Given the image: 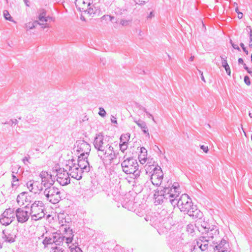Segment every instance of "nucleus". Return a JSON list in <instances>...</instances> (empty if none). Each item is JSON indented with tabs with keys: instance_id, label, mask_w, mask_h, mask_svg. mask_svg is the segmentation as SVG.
Listing matches in <instances>:
<instances>
[{
	"instance_id": "nucleus-25",
	"label": "nucleus",
	"mask_w": 252,
	"mask_h": 252,
	"mask_svg": "<svg viewBox=\"0 0 252 252\" xmlns=\"http://www.w3.org/2000/svg\"><path fill=\"white\" fill-rule=\"evenodd\" d=\"M65 237L61 236L60 234L56 233L53 235V242L56 245H61L63 243Z\"/></svg>"
},
{
	"instance_id": "nucleus-37",
	"label": "nucleus",
	"mask_w": 252,
	"mask_h": 252,
	"mask_svg": "<svg viewBox=\"0 0 252 252\" xmlns=\"http://www.w3.org/2000/svg\"><path fill=\"white\" fill-rule=\"evenodd\" d=\"M18 123V121L17 119H10V121L9 122H6L5 123H3V124H9L11 126H12L13 125H17Z\"/></svg>"
},
{
	"instance_id": "nucleus-54",
	"label": "nucleus",
	"mask_w": 252,
	"mask_h": 252,
	"mask_svg": "<svg viewBox=\"0 0 252 252\" xmlns=\"http://www.w3.org/2000/svg\"><path fill=\"white\" fill-rule=\"evenodd\" d=\"M145 112L149 116V118H151L152 120L155 122V123H156L155 120V119L154 118V117L153 116V115L152 114H151L150 113H149L148 112L145 111Z\"/></svg>"
},
{
	"instance_id": "nucleus-15",
	"label": "nucleus",
	"mask_w": 252,
	"mask_h": 252,
	"mask_svg": "<svg viewBox=\"0 0 252 252\" xmlns=\"http://www.w3.org/2000/svg\"><path fill=\"white\" fill-rule=\"evenodd\" d=\"M40 177L41 178L42 187L44 186L45 188L53 186L55 180L52 177V175L46 171H42L40 173Z\"/></svg>"
},
{
	"instance_id": "nucleus-40",
	"label": "nucleus",
	"mask_w": 252,
	"mask_h": 252,
	"mask_svg": "<svg viewBox=\"0 0 252 252\" xmlns=\"http://www.w3.org/2000/svg\"><path fill=\"white\" fill-rule=\"evenodd\" d=\"M20 168V166L19 165H15L12 166L11 171H14L15 173H17Z\"/></svg>"
},
{
	"instance_id": "nucleus-24",
	"label": "nucleus",
	"mask_w": 252,
	"mask_h": 252,
	"mask_svg": "<svg viewBox=\"0 0 252 252\" xmlns=\"http://www.w3.org/2000/svg\"><path fill=\"white\" fill-rule=\"evenodd\" d=\"M64 231L66 232V235L64 236L65 238L66 239V243L67 244H69L72 242L73 239V232L72 230L70 229L69 227H65L64 228Z\"/></svg>"
},
{
	"instance_id": "nucleus-34",
	"label": "nucleus",
	"mask_w": 252,
	"mask_h": 252,
	"mask_svg": "<svg viewBox=\"0 0 252 252\" xmlns=\"http://www.w3.org/2000/svg\"><path fill=\"white\" fill-rule=\"evenodd\" d=\"M53 237L52 238L46 237L43 241V244L46 246L48 244H50L53 243Z\"/></svg>"
},
{
	"instance_id": "nucleus-8",
	"label": "nucleus",
	"mask_w": 252,
	"mask_h": 252,
	"mask_svg": "<svg viewBox=\"0 0 252 252\" xmlns=\"http://www.w3.org/2000/svg\"><path fill=\"white\" fill-rule=\"evenodd\" d=\"M74 160L72 159L68 161V163L65 166L69 175L73 178L77 180H80L82 177L83 171L82 169L78 167L76 163H73Z\"/></svg>"
},
{
	"instance_id": "nucleus-20",
	"label": "nucleus",
	"mask_w": 252,
	"mask_h": 252,
	"mask_svg": "<svg viewBox=\"0 0 252 252\" xmlns=\"http://www.w3.org/2000/svg\"><path fill=\"white\" fill-rule=\"evenodd\" d=\"M75 3L78 10L80 12H83L90 4H92V0H76Z\"/></svg>"
},
{
	"instance_id": "nucleus-38",
	"label": "nucleus",
	"mask_w": 252,
	"mask_h": 252,
	"mask_svg": "<svg viewBox=\"0 0 252 252\" xmlns=\"http://www.w3.org/2000/svg\"><path fill=\"white\" fill-rule=\"evenodd\" d=\"M98 114L102 117H104L106 116V113L103 108H102V107L99 108Z\"/></svg>"
},
{
	"instance_id": "nucleus-45",
	"label": "nucleus",
	"mask_w": 252,
	"mask_h": 252,
	"mask_svg": "<svg viewBox=\"0 0 252 252\" xmlns=\"http://www.w3.org/2000/svg\"><path fill=\"white\" fill-rule=\"evenodd\" d=\"M244 82L248 86L251 85V81L250 78L248 76L244 77Z\"/></svg>"
},
{
	"instance_id": "nucleus-32",
	"label": "nucleus",
	"mask_w": 252,
	"mask_h": 252,
	"mask_svg": "<svg viewBox=\"0 0 252 252\" xmlns=\"http://www.w3.org/2000/svg\"><path fill=\"white\" fill-rule=\"evenodd\" d=\"M19 185V179L15 175H13L12 176V187L13 188L15 187H17Z\"/></svg>"
},
{
	"instance_id": "nucleus-35",
	"label": "nucleus",
	"mask_w": 252,
	"mask_h": 252,
	"mask_svg": "<svg viewBox=\"0 0 252 252\" xmlns=\"http://www.w3.org/2000/svg\"><path fill=\"white\" fill-rule=\"evenodd\" d=\"M197 246L200 248L202 251H204L208 249V247L206 246L204 244L201 243V242L197 241Z\"/></svg>"
},
{
	"instance_id": "nucleus-62",
	"label": "nucleus",
	"mask_w": 252,
	"mask_h": 252,
	"mask_svg": "<svg viewBox=\"0 0 252 252\" xmlns=\"http://www.w3.org/2000/svg\"><path fill=\"white\" fill-rule=\"evenodd\" d=\"M80 19L83 21H86V19L84 17V16H83L82 15H81V17H80Z\"/></svg>"
},
{
	"instance_id": "nucleus-55",
	"label": "nucleus",
	"mask_w": 252,
	"mask_h": 252,
	"mask_svg": "<svg viewBox=\"0 0 252 252\" xmlns=\"http://www.w3.org/2000/svg\"><path fill=\"white\" fill-rule=\"evenodd\" d=\"M198 71H199V73L200 74V75H201V80H202L203 82H206V81H205V78H204V76H203V72H202V71H200V70H198Z\"/></svg>"
},
{
	"instance_id": "nucleus-36",
	"label": "nucleus",
	"mask_w": 252,
	"mask_h": 252,
	"mask_svg": "<svg viewBox=\"0 0 252 252\" xmlns=\"http://www.w3.org/2000/svg\"><path fill=\"white\" fill-rule=\"evenodd\" d=\"M51 252H64V250L60 246H56L52 248Z\"/></svg>"
},
{
	"instance_id": "nucleus-29",
	"label": "nucleus",
	"mask_w": 252,
	"mask_h": 252,
	"mask_svg": "<svg viewBox=\"0 0 252 252\" xmlns=\"http://www.w3.org/2000/svg\"><path fill=\"white\" fill-rule=\"evenodd\" d=\"M134 122L142 129L144 128L146 129V128H147L146 123L143 120L139 119L138 120H134Z\"/></svg>"
},
{
	"instance_id": "nucleus-64",
	"label": "nucleus",
	"mask_w": 252,
	"mask_h": 252,
	"mask_svg": "<svg viewBox=\"0 0 252 252\" xmlns=\"http://www.w3.org/2000/svg\"><path fill=\"white\" fill-rule=\"evenodd\" d=\"M248 73L250 74L251 75H252V69L249 71Z\"/></svg>"
},
{
	"instance_id": "nucleus-19",
	"label": "nucleus",
	"mask_w": 252,
	"mask_h": 252,
	"mask_svg": "<svg viewBox=\"0 0 252 252\" xmlns=\"http://www.w3.org/2000/svg\"><path fill=\"white\" fill-rule=\"evenodd\" d=\"M214 248V250L218 251V252H228L229 250L228 243L224 239H221Z\"/></svg>"
},
{
	"instance_id": "nucleus-50",
	"label": "nucleus",
	"mask_w": 252,
	"mask_h": 252,
	"mask_svg": "<svg viewBox=\"0 0 252 252\" xmlns=\"http://www.w3.org/2000/svg\"><path fill=\"white\" fill-rule=\"evenodd\" d=\"M230 43L232 45V46L233 48L235 49L238 50V51H240V49L239 47V46L237 44H235L234 43H232V41H230Z\"/></svg>"
},
{
	"instance_id": "nucleus-22",
	"label": "nucleus",
	"mask_w": 252,
	"mask_h": 252,
	"mask_svg": "<svg viewBox=\"0 0 252 252\" xmlns=\"http://www.w3.org/2000/svg\"><path fill=\"white\" fill-rule=\"evenodd\" d=\"M2 235V239L5 242L12 243L15 241L16 235L14 234L7 233L5 230H3Z\"/></svg>"
},
{
	"instance_id": "nucleus-2",
	"label": "nucleus",
	"mask_w": 252,
	"mask_h": 252,
	"mask_svg": "<svg viewBox=\"0 0 252 252\" xmlns=\"http://www.w3.org/2000/svg\"><path fill=\"white\" fill-rule=\"evenodd\" d=\"M171 204L174 207L177 205L181 212L188 214L193 218L202 216V213L197 209L196 206L193 205L191 199L187 194H182L179 199H172Z\"/></svg>"
},
{
	"instance_id": "nucleus-57",
	"label": "nucleus",
	"mask_w": 252,
	"mask_h": 252,
	"mask_svg": "<svg viewBox=\"0 0 252 252\" xmlns=\"http://www.w3.org/2000/svg\"><path fill=\"white\" fill-rule=\"evenodd\" d=\"M238 62L240 64H243L244 63L242 58H239L238 60Z\"/></svg>"
},
{
	"instance_id": "nucleus-11",
	"label": "nucleus",
	"mask_w": 252,
	"mask_h": 252,
	"mask_svg": "<svg viewBox=\"0 0 252 252\" xmlns=\"http://www.w3.org/2000/svg\"><path fill=\"white\" fill-rule=\"evenodd\" d=\"M153 173L151 176V181L154 185L159 186L161 185L163 179V174L160 166L155 167L153 165Z\"/></svg>"
},
{
	"instance_id": "nucleus-6",
	"label": "nucleus",
	"mask_w": 252,
	"mask_h": 252,
	"mask_svg": "<svg viewBox=\"0 0 252 252\" xmlns=\"http://www.w3.org/2000/svg\"><path fill=\"white\" fill-rule=\"evenodd\" d=\"M45 206L41 201H35L30 207V215L32 219L37 220L44 218L45 216Z\"/></svg>"
},
{
	"instance_id": "nucleus-52",
	"label": "nucleus",
	"mask_w": 252,
	"mask_h": 252,
	"mask_svg": "<svg viewBox=\"0 0 252 252\" xmlns=\"http://www.w3.org/2000/svg\"><path fill=\"white\" fill-rule=\"evenodd\" d=\"M29 157H25L23 159V162L25 164H27V162H29Z\"/></svg>"
},
{
	"instance_id": "nucleus-3",
	"label": "nucleus",
	"mask_w": 252,
	"mask_h": 252,
	"mask_svg": "<svg viewBox=\"0 0 252 252\" xmlns=\"http://www.w3.org/2000/svg\"><path fill=\"white\" fill-rule=\"evenodd\" d=\"M172 187L160 188L155 191L154 196L156 205H159L167 200L171 203L172 199L178 197L180 192V189L174 185Z\"/></svg>"
},
{
	"instance_id": "nucleus-61",
	"label": "nucleus",
	"mask_w": 252,
	"mask_h": 252,
	"mask_svg": "<svg viewBox=\"0 0 252 252\" xmlns=\"http://www.w3.org/2000/svg\"><path fill=\"white\" fill-rule=\"evenodd\" d=\"M24 0V2H25V4L26 5V6H30L29 4V1L28 0Z\"/></svg>"
},
{
	"instance_id": "nucleus-47",
	"label": "nucleus",
	"mask_w": 252,
	"mask_h": 252,
	"mask_svg": "<svg viewBox=\"0 0 252 252\" xmlns=\"http://www.w3.org/2000/svg\"><path fill=\"white\" fill-rule=\"evenodd\" d=\"M240 46L242 47L243 50L244 51V52L247 54V55H248L249 54V52L246 49V47H245V45L243 43H241L240 44Z\"/></svg>"
},
{
	"instance_id": "nucleus-16",
	"label": "nucleus",
	"mask_w": 252,
	"mask_h": 252,
	"mask_svg": "<svg viewBox=\"0 0 252 252\" xmlns=\"http://www.w3.org/2000/svg\"><path fill=\"white\" fill-rule=\"evenodd\" d=\"M88 156H79L78 158V163L76 165L78 167L82 169L83 173L84 172H88L90 170V167L88 160Z\"/></svg>"
},
{
	"instance_id": "nucleus-41",
	"label": "nucleus",
	"mask_w": 252,
	"mask_h": 252,
	"mask_svg": "<svg viewBox=\"0 0 252 252\" xmlns=\"http://www.w3.org/2000/svg\"><path fill=\"white\" fill-rule=\"evenodd\" d=\"M130 22H131V21H130V20H121V21L120 22V24L123 26H126L130 23Z\"/></svg>"
},
{
	"instance_id": "nucleus-59",
	"label": "nucleus",
	"mask_w": 252,
	"mask_h": 252,
	"mask_svg": "<svg viewBox=\"0 0 252 252\" xmlns=\"http://www.w3.org/2000/svg\"><path fill=\"white\" fill-rule=\"evenodd\" d=\"M154 14H153V12H151L150 13V14H149V15L148 16L147 18H151L152 17H153L154 16Z\"/></svg>"
},
{
	"instance_id": "nucleus-12",
	"label": "nucleus",
	"mask_w": 252,
	"mask_h": 252,
	"mask_svg": "<svg viewBox=\"0 0 252 252\" xmlns=\"http://www.w3.org/2000/svg\"><path fill=\"white\" fill-rule=\"evenodd\" d=\"M205 238L211 241L213 244H217V240L219 238V230L217 226H212L203 232Z\"/></svg>"
},
{
	"instance_id": "nucleus-63",
	"label": "nucleus",
	"mask_w": 252,
	"mask_h": 252,
	"mask_svg": "<svg viewBox=\"0 0 252 252\" xmlns=\"http://www.w3.org/2000/svg\"><path fill=\"white\" fill-rule=\"evenodd\" d=\"M194 59V56H191L189 59V61L192 62Z\"/></svg>"
},
{
	"instance_id": "nucleus-1",
	"label": "nucleus",
	"mask_w": 252,
	"mask_h": 252,
	"mask_svg": "<svg viewBox=\"0 0 252 252\" xmlns=\"http://www.w3.org/2000/svg\"><path fill=\"white\" fill-rule=\"evenodd\" d=\"M94 145L97 150L98 156L105 164H111L117 158V154L111 144L104 140V136L100 133L96 135Z\"/></svg>"
},
{
	"instance_id": "nucleus-33",
	"label": "nucleus",
	"mask_w": 252,
	"mask_h": 252,
	"mask_svg": "<svg viewBox=\"0 0 252 252\" xmlns=\"http://www.w3.org/2000/svg\"><path fill=\"white\" fill-rule=\"evenodd\" d=\"M211 241V240L207 239V238H205V236L203 235L200 237V239L199 242H201V243L204 244L207 247H209V242Z\"/></svg>"
},
{
	"instance_id": "nucleus-51",
	"label": "nucleus",
	"mask_w": 252,
	"mask_h": 252,
	"mask_svg": "<svg viewBox=\"0 0 252 252\" xmlns=\"http://www.w3.org/2000/svg\"><path fill=\"white\" fill-rule=\"evenodd\" d=\"M111 121L112 123L117 124V121L116 120V118L114 116H111Z\"/></svg>"
},
{
	"instance_id": "nucleus-60",
	"label": "nucleus",
	"mask_w": 252,
	"mask_h": 252,
	"mask_svg": "<svg viewBox=\"0 0 252 252\" xmlns=\"http://www.w3.org/2000/svg\"><path fill=\"white\" fill-rule=\"evenodd\" d=\"M141 153H147V150H146V149L145 148L142 147V148H141Z\"/></svg>"
},
{
	"instance_id": "nucleus-53",
	"label": "nucleus",
	"mask_w": 252,
	"mask_h": 252,
	"mask_svg": "<svg viewBox=\"0 0 252 252\" xmlns=\"http://www.w3.org/2000/svg\"><path fill=\"white\" fill-rule=\"evenodd\" d=\"M247 28H248L247 31L249 32V37H250V38H251V35H252V30L250 26L248 27Z\"/></svg>"
},
{
	"instance_id": "nucleus-49",
	"label": "nucleus",
	"mask_w": 252,
	"mask_h": 252,
	"mask_svg": "<svg viewBox=\"0 0 252 252\" xmlns=\"http://www.w3.org/2000/svg\"><path fill=\"white\" fill-rule=\"evenodd\" d=\"M142 130V131L143 132V133L146 135V137H147L148 138H150V134L148 131V127L146 128V129L144 128Z\"/></svg>"
},
{
	"instance_id": "nucleus-58",
	"label": "nucleus",
	"mask_w": 252,
	"mask_h": 252,
	"mask_svg": "<svg viewBox=\"0 0 252 252\" xmlns=\"http://www.w3.org/2000/svg\"><path fill=\"white\" fill-rule=\"evenodd\" d=\"M249 46L252 47V35H251V38H250Z\"/></svg>"
},
{
	"instance_id": "nucleus-18",
	"label": "nucleus",
	"mask_w": 252,
	"mask_h": 252,
	"mask_svg": "<svg viewBox=\"0 0 252 252\" xmlns=\"http://www.w3.org/2000/svg\"><path fill=\"white\" fill-rule=\"evenodd\" d=\"M38 22L44 24V25L42 26V28H46L49 27L48 25H46V23L48 22L49 20L51 19V18L49 16H46V10L44 9H40L38 11Z\"/></svg>"
},
{
	"instance_id": "nucleus-42",
	"label": "nucleus",
	"mask_w": 252,
	"mask_h": 252,
	"mask_svg": "<svg viewBox=\"0 0 252 252\" xmlns=\"http://www.w3.org/2000/svg\"><path fill=\"white\" fill-rule=\"evenodd\" d=\"M70 252H83L80 248L76 246L74 248H71L70 249Z\"/></svg>"
},
{
	"instance_id": "nucleus-56",
	"label": "nucleus",
	"mask_w": 252,
	"mask_h": 252,
	"mask_svg": "<svg viewBox=\"0 0 252 252\" xmlns=\"http://www.w3.org/2000/svg\"><path fill=\"white\" fill-rule=\"evenodd\" d=\"M243 17V13H241V12H238V18L239 19H242Z\"/></svg>"
},
{
	"instance_id": "nucleus-9",
	"label": "nucleus",
	"mask_w": 252,
	"mask_h": 252,
	"mask_svg": "<svg viewBox=\"0 0 252 252\" xmlns=\"http://www.w3.org/2000/svg\"><path fill=\"white\" fill-rule=\"evenodd\" d=\"M29 208L27 205H26L25 207L22 208H18L15 212V216L16 217L17 221L20 223H24L27 222L30 215V213L28 210Z\"/></svg>"
},
{
	"instance_id": "nucleus-21",
	"label": "nucleus",
	"mask_w": 252,
	"mask_h": 252,
	"mask_svg": "<svg viewBox=\"0 0 252 252\" xmlns=\"http://www.w3.org/2000/svg\"><path fill=\"white\" fill-rule=\"evenodd\" d=\"M17 202L19 205H24L25 203L31 202L30 196H28L26 192H23L18 195Z\"/></svg>"
},
{
	"instance_id": "nucleus-46",
	"label": "nucleus",
	"mask_w": 252,
	"mask_h": 252,
	"mask_svg": "<svg viewBox=\"0 0 252 252\" xmlns=\"http://www.w3.org/2000/svg\"><path fill=\"white\" fill-rule=\"evenodd\" d=\"M200 148L205 153H207L208 152V147L206 146L205 145H201Z\"/></svg>"
},
{
	"instance_id": "nucleus-10",
	"label": "nucleus",
	"mask_w": 252,
	"mask_h": 252,
	"mask_svg": "<svg viewBox=\"0 0 252 252\" xmlns=\"http://www.w3.org/2000/svg\"><path fill=\"white\" fill-rule=\"evenodd\" d=\"M15 219L14 209L8 208L6 209L1 214L0 222L5 226L9 225Z\"/></svg>"
},
{
	"instance_id": "nucleus-48",
	"label": "nucleus",
	"mask_w": 252,
	"mask_h": 252,
	"mask_svg": "<svg viewBox=\"0 0 252 252\" xmlns=\"http://www.w3.org/2000/svg\"><path fill=\"white\" fill-rule=\"evenodd\" d=\"M139 161L140 162V163L142 164H144L146 161V158H145V157H144L143 158H142L141 156H140L139 157Z\"/></svg>"
},
{
	"instance_id": "nucleus-28",
	"label": "nucleus",
	"mask_w": 252,
	"mask_h": 252,
	"mask_svg": "<svg viewBox=\"0 0 252 252\" xmlns=\"http://www.w3.org/2000/svg\"><path fill=\"white\" fill-rule=\"evenodd\" d=\"M38 24L40 26H43L44 25L43 23H41L40 22H38V21H35L33 22H29L26 24V26L27 28L30 29H33L36 27L37 25Z\"/></svg>"
},
{
	"instance_id": "nucleus-13",
	"label": "nucleus",
	"mask_w": 252,
	"mask_h": 252,
	"mask_svg": "<svg viewBox=\"0 0 252 252\" xmlns=\"http://www.w3.org/2000/svg\"><path fill=\"white\" fill-rule=\"evenodd\" d=\"M75 148L76 149L77 152L81 153L80 156H88L91 151L90 144L81 139L76 142Z\"/></svg>"
},
{
	"instance_id": "nucleus-5",
	"label": "nucleus",
	"mask_w": 252,
	"mask_h": 252,
	"mask_svg": "<svg viewBox=\"0 0 252 252\" xmlns=\"http://www.w3.org/2000/svg\"><path fill=\"white\" fill-rule=\"evenodd\" d=\"M123 171L126 174L131 175V178H138L140 174V170L137 161L133 158H127L122 163Z\"/></svg>"
},
{
	"instance_id": "nucleus-4",
	"label": "nucleus",
	"mask_w": 252,
	"mask_h": 252,
	"mask_svg": "<svg viewBox=\"0 0 252 252\" xmlns=\"http://www.w3.org/2000/svg\"><path fill=\"white\" fill-rule=\"evenodd\" d=\"M172 187L160 188L155 191L154 196L156 205H159L167 200L171 203L172 199L178 197L180 192V189L174 185Z\"/></svg>"
},
{
	"instance_id": "nucleus-7",
	"label": "nucleus",
	"mask_w": 252,
	"mask_h": 252,
	"mask_svg": "<svg viewBox=\"0 0 252 252\" xmlns=\"http://www.w3.org/2000/svg\"><path fill=\"white\" fill-rule=\"evenodd\" d=\"M43 194L46 200L54 204L58 203L61 199L60 189L54 186L45 188Z\"/></svg>"
},
{
	"instance_id": "nucleus-27",
	"label": "nucleus",
	"mask_w": 252,
	"mask_h": 252,
	"mask_svg": "<svg viewBox=\"0 0 252 252\" xmlns=\"http://www.w3.org/2000/svg\"><path fill=\"white\" fill-rule=\"evenodd\" d=\"M96 10L95 7L92 4H90V5L87 8L86 10H84L85 13H87L88 14L91 16L95 13Z\"/></svg>"
},
{
	"instance_id": "nucleus-30",
	"label": "nucleus",
	"mask_w": 252,
	"mask_h": 252,
	"mask_svg": "<svg viewBox=\"0 0 252 252\" xmlns=\"http://www.w3.org/2000/svg\"><path fill=\"white\" fill-rule=\"evenodd\" d=\"M129 138H130V134L129 133L122 134L121 136V137L120 139V143H127V142L128 141Z\"/></svg>"
},
{
	"instance_id": "nucleus-44",
	"label": "nucleus",
	"mask_w": 252,
	"mask_h": 252,
	"mask_svg": "<svg viewBox=\"0 0 252 252\" xmlns=\"http://www.w3.org/2000/svg\"><path fill=\"white\" fill-rule=\"evenodd\" d=\"M105 18H109V20L111 21H113L115 19V17L114 16H111L107 15L103 16L101 18V19L104 20L105 19Z\"/></svg>"
},
{
	"instance_id": "nucleus-26",
	"label": "nucleus",
	"mask_w": 252,
	"mask_h": 252,
	"mask_svg": "<svg viewBox=\"0 0 252 252\" xmlns=\"http://www.w3.org/2000/svg\"><path fill=\"white\" fill-rule=\"evenodd\" d=\"M220 58L221 59V63L222 66L225 68V70L227 73V74L230 76L231 74V71L230 68L229 67V65L227 63V61H226V57L223 58L222 56H220Z\"/></svg>"
},
{
	"instance_id": "nucleus-23",
	"label": "nucleus",
	"mask_w": 252,
	"mask_h": 252,
	"mask_svg": "<svg viewBox=\"0 0 252 252\" xmlns=\"http://www.w3.org/2000/svg\"><path fill=\"white\" fill-rule=\"evenodd\" d=\"M201 216L200 217L198 218V219L196 221V227L198 228V229H199V226H200L201 228H202L203 230H204L205 231L206 230L209 228V224L207 222L201 219Z\"/></svg>"
},
{
	"instance_id": "nucleus-39",
	"label": "nucleus",
	"mask_w": 252,
	"mask_h": 252,
	"mask_svg": "<svg viewBox=\"0 0 252 252\" xmlns=\"http://www.w3.org/2000/svg\"><path fill=\"white\" fill-rule=\"evenodd\" d=\"M127 143H120V148L122 152H124V151L127 149Z\"/></svg>"
},
{
	"instance_id": "nucleus-43",
	"label": "nucleus",
	"mask_w": 252,
	"mask_h": 252,
	"mask_svg": "<svg viewBox=\"0 0 252 252\" xmlns=\"http://www.w3.org/2000/svg\"><path fill=\"white\" fill-rule=\"evenodd\" d=\"M187 230L189 232L192 233L193 232V225L191 224L188 225Z\"/></svg>"
},
{
	"instance_id": "nucleus-14",
	"label": "nucleus",
	"mask_w": 252,
	"mask_h": 252,
	"mask_svg": "<svg viewBox=\"0 0 252 252\" xmlns=\"http://www.w3.org/2000/svg\"><path fill=\"white\" fill-rule=\"evenodd\" d=\"M66 169H60L56 174L57 181L62 186H65L70 183V179Z\"/></svg>"
},
{
	"instance_id": "nucleus-31",
	"label": "nucleus",
	"mask_w": 252,
	"mask_h": 252,
	"mask_svg": "<svg viewBox=\"0 0 252 252\" xmlns=\"http://www.w3.org/2000/svg\"><path fill=\"white\" fill-rule=\"evenodd\" d=\"M3 16L5 20L15 23V22L12 19V18L10 16L9 12L7 10H4L3 12Z\"/></svg>"
},
{
	"instance_id": "nucleus-17",
	"label": "nucleus",
	"mask_w": 252,
	"mask_h": 252,
	"mask_svg": "<svg viewBox=\"0 0 252 252\" xmlns=\"http://www.w3.org/2000/svg\"><path fill=\"white\" fill-rule=\"evenodd\" d=\"M26 185L29 190L34 193H39L43 189L42 185L38 181L30 180L27 183Z\"/></svg>"
}]
</instances>
